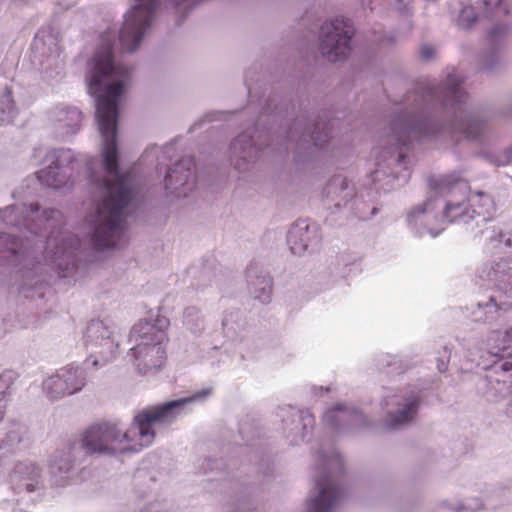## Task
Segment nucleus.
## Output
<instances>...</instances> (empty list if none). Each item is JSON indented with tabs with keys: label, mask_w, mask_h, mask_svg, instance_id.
<instances>
[{
	"label": "nucleus",
	"mask_w": 512,
	"mask_h": 512,
	"mask_svg": "<svg viewBox=\"0 0 512 512\" xmlns=\"http://www.w3.org/2000/svg\"><path fill=\"white\" fill-rule=\"evenodd\" d=\"M131 75L132 69L116 60L110 39L103 36L87 75L102 142L100 154L86 161L95 203L85 221L90 242L100 251L116 247L124 234L125 218L140 193L136 176L120 168L117 140L118 106Z\"/></svg>",
	"instance_id": "nucleus-1"
},
{
	"label": "nucleus",
	"mask_w": 512,
	"mask_h": 512,
	"mask_svg": "<svg viewBox=\"0 0 512 512\" xmlns=\"http://www.w3.org/2000/svg\"><path fill=\"white\" fill-rule=\"evenodd\" d=\"M464 80L458 69L447 68L439 83H420L395 109L388 134L374 150L376 168L371 180L378 189L389 191L408 181L407 151L416 142L454 145L460 138L482 140L488 129L487 120L468 106Z\"/></svg>",
	"instance_id": "nucleus-2"
},
{
	"label": "nucleus",
	"mask_w": 512,
	"mask_h": 512,
	"mask_svg": "<svg viewBox=\"0 0 512 512\" xmlns=\"http://www.w3.org/2000/svg\"><path fill=\"white\" fill-rule=\"evenodd\" d=\"M209 394L210 389H203L189 397L143 408L134 415L129 428L118 420L95 423L82 434L81 446L89 455L139 452L154 442L156 429L166 428L186 416L194 403L203 402Z\"/></svg>",
	"instance_id": "nucleus-3"
},
{
	"label": "nucleus",
	"mask_w": 512,
	"mask_h": 512,
	"mask_svg": "<svg viewBox=\"0 0 512 512\" xmlns=\"http://www.w3.org/2000/svg\"><path fill=\"white\" fill-rule=\"evenodd\" d=\"M64 217L59 226L54 228L46 225V229L37 236L22 243L16 256L9 262L12 265H21L19 293L29 299L42 298L47 288V279L43 272L45 267L57 273L59 277L72 276L78 263L80 251L79 239L68 231H63Z\"/></svg>",
	"instance_id": "nucleus-4"
},
{
	"label": "nucleus",
	"mask_w": 512,
	"mask_h": 512,
	"mask_svg": "<svg viewBox=\"0 0 512 512\" xmlns=\"http://www.w3.org/2000/svg\"><path fill=\"white\" fill-rule=\"evenodd\" d=\"M272 100L263 109L257 120L252 134L245 131L236 137L230 145V158L234 166L240 172L247 169V165L253 162L264 146H271L273 150L287 153L294 150L296 162L302 161V154L312 157L316 149H324L329 141V124L321 119H311L309 116H298L292 127L285 131L286 135H277L276 139L271 137L270 129L260 130L265 118H272L276 121L282 114V106L272 108Z\"/></svg>",
	"instance_id": "nucleus-5"
},
{
	"label": "nucleus",
	"mask_w": 512,
	"mask_h": 512,
	"mask_svg": "<svg viewBox=\"0 0 512 512\" xmlns=\"http://www.w3.org/2000/svg\"><path fill=\"white\" fill-rule=\"evenodd\" d=\"M63 213L53 208L41 209L37 203L13 204L0 209V263L16 256L25 239L37 236L42 229L59 226Z\"/></svg>",
	"instance_id": "nucleus-6"
},
{
	"label": "nucleus",
	"mask_w": 512,
	"mask_h": 512,
	"mask_svg": "<svg viewBox=\"0 0 512 512\" xmlns=\"http://www.w3.org/2000/svg\"><path fill=\"white\" fill-rule=\"evenodd\" d=\"M169 319L158 315L155 319L140 320L129 335L133 346L129 350L133 366L141 375L157 372L166 359Z\"/></svg>",
	"instance_id": "nucleus-7"
},
{
	"label": "nucleus",
	"mask_w": 512,
	"mask_h": 512,
	"mask_svg": "<svg viewBox=\"0 0 512 512\" xmlns=\"http://www.w3.org/2000/svg\"><path fill=\"white\" fill-rule=\"evenodd\" d=\"M315 485L307 500L306 512H333L341 505L346 490L343 484V461L331 447L316 455Z\"/></svg>",
	"instance_id": "nucleus-8"
},
{
	"label": "nucleus",
	"mask_w": 512,
	"mask_h": 512,
	"mask_svg": "<svg viewBox=\"0 0 512 512\" xmlns=\"http://www.w3.org/2000/svg\"><path fill=\"white\" fill-rule=\"evenodd\" d=\"M428 186L437 198L440 209L438 221L448 224L471 225L475 223V208L469 201L470 186L459 173L432 176Z\"/></svg>",
	"instance_id": "nucleus-9"
},
{
	"label": "nucleus",
	"mask_w": 512,
	"mask_h": 512,
	"mask_svg": "<svg viewBox=\"0 0 512 512\" xmlns=\"http://www.w3.org/2000/svg\"><path fill=\"white\" fill-rule=\"evenodd\" d=\"M512 347V328L510 330H493L489 333L486 348L479 351L477 365L484 370L492 369L495 374L501 371L499 376H487V397L498 401L506 397L512 388L511 354L507 352Z\"/></svg>",
	"instance_id": "nucleus-10"
},
{
	"label": "nucleus",
	"mask_w": 512,
	"mask_h": 512,
	"mask_svg": "<svg viewBox=\"0 0 512 512\" xmlns=\"http://www.w3.org/2000/svg\"><path fill=\"white\" fill-rule=\"evenodd\" d=\"M29 161L33 166H44L36 172L37 179L43 186L55 190L71 188L83 162L75 157L71 149H55L44 145L32 149Z\"/></svg>",
	"instance_id": "nucleus-11"
},
{
	"label": "nucleus",
	"mask_w": 512,
	"mask_h": 512,
	"mask_svg": "<svg viewBox=\"0 0 512 512\" xmlns=\"http://www.w3.org/2000/svg\"><path fill=\"white\" fill-rule=\"evenodd\" d=\"M200 0H136L125 14V20L119 34L123 51L134 52L147 33L158 8L172 6L176 12L185 16Z\"/></svg>",
	"instance_id": "nucleus-12"
},
{
	"label": "nucleus",
	"mask_w": 512,
	"mask_h": 512,
	"mask_svg": "<svg viewBox=\"0 0 512 512\" xmlns=\"http://www.w3.org/2000/svg\"><path fill=\"white\" fill-rule=\"evenodd\" d=\"M83 343L88 352L84 365L102 367L116 356L119 346L116 327L104 320H92L86 327Z\"/></svg>",
	"instance_id": "nucleus-13"
},
{
	"label": "nucleus",
	"mask_w": 512,
	"mask_h": 512,
	"mask_svg": "<svg viewBox=\"0 0 512 512\" xmlns=\"http://www.w3.org/2000/svg\"><path fill=\"white\" fill-rule=\"evenodd\" d=\"M420 404L421 394L418 390H389L381 402L385 427L396 430L411 424L416 419Z\"/></svg>",
	"instance_id": "nucleus-14"
},
{
	"label": "nucleus",
	"mask_w": 512,
	"mask_h": 512,
	"mask_svg": "<svg viewBox=\"0 0 512 512\" xmlns=\"http://www.w3.org/2000/svg\"><path fill=\"white\" fill-rule=\"evenodd\" d=\"M355 29L350 20L336 18L325 22L320 29V52L328 61L345 59L351 51Z\"/></svg>",
	"instance_id": "nucleus-15"
},
{
	"label": "nucleus",
	"mask_w": 512,
	"mask_h": 512,
	"mask_svg": "<svg viewBox=\"0 0 512 512\" xmlns=\"http://www.w3.org/2000/svg\"><path fill=\"white\" fill-rule=\"evenodd\" d=\"M440 209L438 201L431 188L423 204L413 207L407 214V223L416 235L422 237L429 234L431 237L438 236L444 229L443 222L438 221Z\"/></svg>",
	"instance_id": "nucleus-16"
},
{
	"label": "nucleus",
	"mask_w": 512,
	"mask_h": 512,
	"mask_svg": "<svg viewBox=\"0 0 512 512\" xmlns=\"http://www.w3.org/2000/svg\"><path fill=\"white\" fill-rule=\"evenodd\" d=\"M87 383L85 368L68 365L43 382V389L52 400L80 392Z\"/></svg>",
	"instance_id": "nucleus-17"
},
{
	"label": "nucleus",
	"mask_w": 512,
	"mask_h": 512,
	"mask_svg": "<svg viewBox=\"0 0 512 512\" xmlns=\"http://www.w3.org/2000/svg\"><path fill=\"white\" fill-rule=\"evenodd\" d=\"M277 416L282 423V433L290 445L303 443L314 428L315 420L308 410L284 406L279 407Z\"/></svg>",
	"instance_id": "nucleus-18"
},
{
	"label": "nucleus",
	"mask_w": 512,
	"mask_h": 512,
	"mask_svg": "<svg viewBox=\"0 0 512 512\" xmlns=\"http://www.w3.org/2000/svg\"><path fill=\"white\" fill-rule=\"evenodd\" d=\"M323 422L338 433H352L372 426V422L360 410L346 403L329 408L323 415Z\"/></svg>",
	"instance_id": "nucleus-19"
},
{
	"label": "nucleus",
	"mask_w": 512,
	"mask_h": 512,
	"mask_svg": "<svg viewBox=\"0 0 512 512\" xmlns=\"http://www.w3.org/2000/svg\"><path fill=\"white\" fill-rule=\"evenodd\" d=\"M165 189L175 197H187L196 187L195 161L192 157L179 160L165 176Z\"/></svg>",
	"instance_id": "nucleus-20"
},
{
	"label": "nucleus",
	"mask_w": 512,
	"mask_h": 512,
	"mask_svg": "<svg viewBox=\"0 0 512 512\" xmlns=\"http://www.w3.org/2000/svg\"><path fill=\"white\" fill-rule=\"evenodd\" d=\"M487 18L500 17L508 14L504 0H483L479 6L470 4L467 0L460 1V9L456 18L459 28L470 29L479 17V11Z\"/></svg>",
	"instance_id": "nucleus-21"
},
{
	"label": "nucleus",
	"mask_w": 512,
	"mask_h": 512,
	"mask_svg": "<svg viewBox=\"0 0 512 512\" xmlns=\"http://www.w3.org/2000/svg\"><path fill=\"white\" fill-rule=\"evenodd\" d=\"M320 240L318 225L305 219L298 220L291 227L287 236V243L294 255H302L308 250H314Z\"/></svg>",
	"instance_id": "nucleus-22"
},
{
	"label": "nucleus",
	"mask_w": 512,
	"mask_h": 512,
	"mask_svg": "<svg viewBox=\"0 0 512 512\" xmlns=\"http://www.w3.org/2000/svg\"><path fill=\"white\" fill-rule=\"evenodd\" d=\"M476 276L499 291L507 293L512 288V261L501 258L499 261L484 263L476 271Z\"/></svg>",
	"instance_id": "nucleus-23"
},
{
	"label": "nucleus",
	"mask_w": 512,
	"mask_h": 512,
	"mask_svg": "<svg viewBox=\"0 0 512 512\" xmlns=\"http://www.w3.org/2000/svg\"><path fill=\"white\" fill-rule=\"evenodd\" d=\"M48 118L55 136L65 138L79 131L82 115L76 107L59 105L49 112Z\"/></svg>",
	"instance_id": "nucleus-24"
},
{
	"label": "nucleus",
	"mask_w": 512,
	"mask_h": 512,
	"mask_svg": "<svg viewBox=\"0 0 512 512\" xmlns=\"http://www.w3.org/2000/svg\"><path fill=\"white\" fill-rule=\"evenodd\" d=\"M325 197L329 208L333 205L335 209L354 210V206L358 203L354 185L342 175H336L328 182Z\"/></svg>",
	"instance_id": "nucleus-25"
},
{
	"label": "nucleus",
	"mask_w": 512,
	"mask_h": 512,
	"mask_svg": "<svg viewBox=\"0 0 512 512\" xmlns=\"http://www.w3.org/2000/svg\"><path fill=\"white\" fill-rule=\"evenodd\" d=\"M511 27L505 23L495 24L488 32V48L481 54V64L484 70L492 71L501 62L502 49Z\"/></svg>",
	"instance_id": "nucleus-26"
},
{
	"label": "nucleus",
	"mask_w": 512,
	"mask_h": 512,
	"mask_svg": "<svg viewBox=\"0 0 512 512\" xmlns=\"http://www.w3.org/2000/svg\"><path fill=\"white\" fill-rule=\"evenodd\" d=\"M28 430L25 425L16 421H8L0 429V459L12 454L27 445Z\"/></svg>",
	"instance_id": "nucleus-27"
},
{
	"label": "nucleus",
	"mask_w": 512,
	"mask_h": 512,
	"mask_svg": "<svg viewBox=\"0 0 512 512\" xmlns=\"http://www.w3.org/2000/svg\"><path fill=\"white\" fill-rule=\"evenodd\" d=\"M41 470L30 460L18 462L10 473V481L14 489L33 492L40 484Z\"/></svg>",
	"instance_id": "nucleus-28"
},
{
	"label": "nucleus",
	"mask_w": 512,
	"mask_h": 512,
	"mask_svg": "<svg viewBox=\"0 0 512 512\" xmlns=\"http://www.w3.org/2000/svg\"><path fill=\"white\" fill-rule=\"evenodd\" d=\"M509 308V303L502 296L490 295L486 301L477 303L470 316L474 322L492 324L500 321Z\"/></svg>",
	"instance_id": "nucleus-29"
},
{
	"label": "nucleus",
	"mask_w": 512,
	"mask_h": 512,
	"mask_svg": "<svg viewBox=\"0 0 512 512\" xmlns=\"http://www.w3.org/2000/svg\"><path fill=\"white\" fill-rule=\"evenodd\" d=\"M247 285L251 296L261 303H268L271 299L272 282L269 275L257 263L247 268Z\"/></svg>",
	"instance_id": "nucleus-30"
},
{
	"label": "nucleus",
	"mask_w": 512,
	"mask_h": 512,
	"mask_svg": "<svg viewBox=\"0 0 512 512\" xmlns=\"http://www.w3.org/2000/svg\"><path fill=\"white\" fill-rule=\"evenodd\" d=\"M75 454L74 446L68 445L62 449H58L51 458L50 469L54 477L60 478V483L63 480L69 479V474L74 468Z\"/></svg>",
	"instance_id": "nucleus-31"
},
{
	"label": "nucleus",
	"mask_w": 512,
	"mask_h": 512,
	"mask_svg": "<svg viewBox=\"0 0 512 512\" xmlns=\"http://www.w3.org/2000/svg\"><path fill=\"white\" fill-rule=\"evenodd\" d=\"M484 236L486 248L491 253H511L512 234H505L496 226L486 227L481 231Z\"/></svg>",
	"instance_id": "nucleus-32"
},
{
	"label": "nucleus",
	"mask_w": 512,
	"mask_h": 512,
	"mask_svg": "<svg viewBox=\"0 0 512 512\" xmlns=\"http://www.w3.org/2000/svg\"><path fill=\"white\" fill-rule=\"evenodd\" d=\"M469 201L472 207H478L475 209V227H480L486 224L495 212V203L492 197L482 191H478L475 194L470 195Z\"/></svg>",
	"instance_id": "nucleus-33"
},
{
	"label": "nucleus",
	"mask_w": 512,
	"mask_h": 512,
	"mask_svg": "<svg viewBox=\"0 0 512 512\" xmlns=\"http://www.w3.org/2000/svg\"><path fill=\"white\" fill-rule=\"evenodd\" d=\"M18 89V85L12 83L6 86L0 94V124L8 125L13 123L18 115L14 95Z\"/></svg>",
	"instance_id": "nucleus-34"
},
{
	"label": "nucleus",
	"mask_w": 512,
	"mask_h": 512,
	"mask_svg": "<svg viewBox=\"0 0 512 512\" xmlns=\"http://www.w3.org/2000/svg\"><path fill=\"white\" fill-rule=\"evenodd\" d=\"M183 326L194 337H199L205 329V320L197 307L190 306L184 310Z\"/></svg>",
	"instance_id": "nucleus-35"
},
{
	"label": "nucleus",
	"mask_w": 512,
	"mask_h": 512,
	"mask_svg": "<svg viewBox=\"0 0 512 512\" xmlns=\"http://www.w3.org/2000/svg\"><path fill=\"white\" fill-rule=\"evenodd\" d=\"M244 326L245 319L240 311L232 310L224 315L222 327L228 337L238 335Z\"/></svg>",
	"instance_id": "nucleus-36"
},
{
	"label": "nucleus",
	"mask_w": 512,
	"mask_h": 512,
	"mask_svg": "<svg viewBox=\"0 0 512 512\" xmlns=\"http://www.w3.org/2000/svg\"><path fill=\"white\" fill-rule=\"evenodd\" d=\"M14 379V374L11 371L0 374V423L4 418Z\"/></svg>",
	"instance_id": "nucleus-37"
},
{
	"label": "nucleus",
	"mask_w": 512,
	"mask_h": 512,
	"mask_svg": "<svg viewBox=\"0 0 512 512\" xmlns=\"http://www.w3.org/2000/svg\"><path fill=\"white\" fill-rule=\"evenodd\" d=\"M488 160L496 166H506L512 162V145L498 153L487 156Z\"/></svg>",
	"instance_id": "nucleus-38"
},
{
	"label": "nucleus",
	"mask_w": 512,
	"mask_h": 512,
	"mask_svg": "<svg viewBox=\"0 0 512 512\" xmlns=\"http://www.w3.org/2000/svg\"><path fill=\"white\" fill-rule=\"evenodd\" d=\"M450 359V350L444 347L443 354H441L437 361V369L439 372H445Z\"/></svg>",
	"instance_id": "nucleus-39"
},
{
	"label": "nucleus",
	"mask_w": 512,
	"mask_h": 512,
	"mask_svg": "<svg viewBox=\"0 0 512 512\" xmlns=\"http://www.w3.org/2000/svg\"><path fill=\"white\" fill-rule=\"evenodd\" d=\"M420 55L422 57V59L424 60H430L434 57L435 55V48L431 45H422L421 49H420Z\"/></svg>",
	"instance_id": "nucleus-40"
},
{
	"label": "nucleus",
	"mask_w": 512,
	"mask_h": 512,
	"mask_svg": "<svg viewBox=\"0 0 512 512\" xmlns=\"http://www.w3.org/2000/svg\"><path fill=\"white\" fill-rule=\"evenodd\" d=\"M482 507V502L479 499L465 502L460 509L478 510Z\"/></svg>",
	"instance_id": "nucleus-41"
},
{
	"label": "nucleus",
	"mask_w": 512,
	"mask_h": 512,
	"mask_svg": "<svg viewBox=\"0 0 512 512\" xmlns=\"http://www.w3.org/2000/svg\"><path fill=\"white\" fill-rule=\"evenodd\" d=\"M140 512H162V510L160 509V503H149Z\"/></svg>",
	"instance_id": "nucleus-42"
},
{
	"label": "nucleus",
	"mask_w": 512,
	"mask_h": 512,
	"mask_svg": "<svg viewBox=\"0 0 512 512\" xmlns=\"http://www.w3.org/2000/svg\"><path fill=\"white\" fill-rule=\"evenodd\" d=\"M395 9L403 14H408L409 8L407 5L403 4V0H396Z\"/></svg>",
	"instance_id": "nucleus-43"
},
{
	"label": "nucleus",
	"mask_w": 512,
	"mask_h": 512,
	"mask_svg": "<svg viewBox=\"0 0 512 512\" xmlns=\"http://www.w3.org/2000/svg\"><path fill=\"white\" fill-rule=\"evenodd\" d=\"M42 42L40 36L37 34L35 39H34V42H33V46L35 48H39V44Z\"/></svg>",
	"instance_id": "nucleus-44"
},
{
	"label": "nucleus",
	"mask_w": 512,
	"mask_h": 512,
	"mask_svg": "<svg viewBox=\"0 0 512 512\" xmlns=\"http://www.w3.org/2000/svg\"><path fill=\"white\" fill-rule=\"evenodd\" d=\"M323 391H326L328 392L329 389L328 388H324V387H319V388H315V393H318V392H323Z\"/></svg>",
	"instance_id": "nucleus-45"
},
{
	"label": "nucleus",
	"mask_w": 512,
	"mask_h": 512,
	"mask_svg": "<svg viewBox=\"0 0 512 512\" xmlns=\"http://www.w3.org/2000/svg\"><path fill=\"white\" fill-rule=\"evenodd\" d=\"M61 71H62V65L57 64V72H56V74H57V75H58V74H60V73H61Z\"/></svg>",
	"instance_id": "nucleus-46"
},
{
	"label": "nucleus",
	"mask_w": 512,
	"mask_h": 512,
	"mask_svg": "<svg viewBox=\"0 0 512 512\" xmlns=\"http://www.w3.org/2000/svg\"><path fill=\"white\" fill-rule=\"evenodd\" d=\"M354 214H355L356 216L360 217V218H363V217H364L361 213H358V212H355Z\"/></svg>",
	"instance_id": "nucleus-47"
},
{
	"label": "nucleus",
	"mask_w": 512,
	"mask_h": 512,
	"mask_svg": "<svg viewBox=\"0 0 512 512\" xmlns=\"http://www.w3.org/2000/svg\"><path fill=\"white\" fill-rule=\"evenodd\" d=\"M206 462H207V465H209V466H210V463L212 462V460H211V459H208V460H206Z\"/></svg>",
	"instance_id": "nucleus-48"
},
{
	"label": "nucleus",
	"mask_w": 512,
	"mask_h": 512,
	"mask_svg": "<svg viewBox=\"0 0 512 512\" xmlns=\"http://www.w3.org/2000/svg\"><path fill=\"white\" fill-rule=\"evenodd\" d=\"M504 3L506 4V2L504 1Z\"/></svg>",
	"instance_id": "nucleus-49"
}]
</instances>
